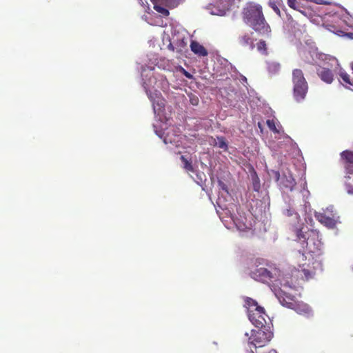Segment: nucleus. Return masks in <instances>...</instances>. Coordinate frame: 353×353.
Returning <instances> with one entry per match:
<instances>
[{
  "mask_svg": "<svg viewBox=\"0 0 353 353\" xmlns=\"http://www.w3.org/2000/svg\"><path fill=\"white\" fill-rule=\"evenodd\" d=\"M288 224L292 241L300 246V249L292 252V276L300 280L312 279L315 270L321 269V263L314 261L312 254L319 256L322 253L323 243L320 233L316 230H307L299 214L292 209H288Z\"/></svg>",
  "mask_w": 353,
  "mask_h": 353,
  "instance_id": "f257e3e1",
  "label": "nucleus"
},
{
  "mask_svg": "<svg viewBox=\"0 0 353 353\" xmlns=\"http://www.w3.org/2000/svg\"><path fill=\"white\" fill-rule=\"evenodd\" d=\"M292 155V168L288 176V188L297 191L303 199L308 196L310 192L306 189L305 163L297 144L288 137V155Z\"/></svg>",
  "mask_w": 353,
  "mask_h": 353,
  "instance_id": "f03ea898",
  "label": "nucleus"
},
{
  "mask_svg": "<svg viewBox=\"0 0 353 353\" xmlns=\"http://www.w3.org/2000/svg\"><path fill=\"white\" fill-rule=\"evenodd\" d=\"M250 276L256 281H261L264 283L272 282V291L275 296L277 297L280 303L283 305H287V295L285 289L287 288V281L285 278L281 277V272L277 268H274L272 270H268L267 268L256 267L250 272Z\"/></svg>",
  "mask_w": 353,
  "mask_h": 353,
  "instance_id": "7ed1b4c3",
  "label": "nucleus"
},
{
  "mask_svg": "<svg viewBox=\"0 0 353 353\" xmlns=\"http://www.w3.org/2000/svg\"><path fill=\"white\" fill-rule=\"evenodd\" d=\"M243 21L259 34L269 36L271 30L266 22L261 6L248 3L243 10Z\"/></svg>",
  "mask_w": 353,
  "mask_h": 353,
  "instance_id": "20e7f679",
  "label": "nucleus"
},
{
  "mask_svg": "<svg viewBox=\"0 0 353 353\" xmlns=\"http://www.w3.org/2000/svg\"><path fill=\"white\" fill-rule=\"evenodd\" d=\"M290 280L292 284L294 281L297 285H292L290 281H288V309L293 310L296 313L305 316H311L312 311L310 306L303 302L296 300V298L301 295L302 290L301 284L306 280H300L299 278L292 277V273H290Z\"/></svg>",
  "mask_w": 353,
  "mask_h": 353,
  "instance_id": "39448f33",
  "label": "nucleus"
},
{
  "mask_svg": "<svg viewBox=\"0 0 353 353\" xmlns=\"http://www.w3.org/2000/svg\"><path fill=\"white\" fill-rule=\"evenodd\" d=\"M293 97L296 102L303 101L308 90V84L303 72L300 69H294L292 72Z\"/></svg>",
  "mask_w": 353,
  "mask_h": 353,
  "instance_id": "423d86ee",
  "label": "nucleus"
},
{
  "mask_svg": "<svg viewBox=\"0 0 353 353\" xmlns=\"http://www.w3.org/2000/svg\"><path fill=\"white\" fill-rule=\"evenodd\" d=\"M305 43L310 56L306 54V50H299V51L300 57L305 62L314 63H316L319 60L323 61H328L335 63L336 65H339V61L335 57L319 52L316 47L312 42L307 41Z\"/></svg>",
  "mask_w": 353,
  "mask_h": 353,
  "instance_id": "0eeeda50",
  "label": "nucleus"
},
{
  "mask_svg": "<svg viewBox=\"0 0 353 353\" xmlns=\"http://www.w3.org/2000/svg\"><path fill=\"white\" fill-rule=\"evenodd\" d=\"M273 336L272 332L270 327L266 326L263 328H259L258 330H252L251 336L248 339L250 343L252 344L256 350L266 345Z\"/></svg>",
  "mask_w": 353,
  "mask_h": 353,
  "instance_id": "6e6552de",
  "label": "nucleus"
},
{
  "mask_svg": "<svg viewBox=\"0 0 353 353\" xmlns=\"http://www.w3.org/2000/svg\"><path fill=\"white\" fill-rule=\"evenodd\" d=\"M329 30L334 34L341 37H347L353 39V32H345V27L353 28V18L349 14H344L341 18L340 28H336L334 26H330Z\"/></svg>",
  "mask_w": 353,
  "mask_h": 353,
  "instance_id": "1a4fd4ad",
  "label": "nucleus"
},
{
  "mask_svg": "<svg viewBox=\"0 0 353 353\" xmlns=\"http://www.w3.org/2000/svg\"><path fill=\"white\" fill-rule=\"evenodd\" d=\"M333 212V207L327 208V210L324 212H316L315 218L322 224L327 228H333L336 225V219Z\"/></svg>",
  "mask_w": 353,
  "mask_h": 353,
  "instance_id": "9d476101",
  "label": "nucleus"
},
{
  "mask_svg": "<svg viewBox=\"0 0 353 353\" xmlns=\"http://www.w3.org/2000/svg\"><path fill=\"white\" fill-rule=\"evenodd\" d=\"M257 310L250 312L248 314L249 320L251 323L257 328H263L266 327V319L265 316H267L264 308L262 307Z\"/></svg>",
  "mask_w": 353,
  "mask_h": 353,
  "instance_id": "9b49d317",
  "label": "nucleus"
},
{
  "mask_svg": "<svg viewBox=\"0 0 353 353\" xmlns=\"http://www.w3.org/2000/svg\"><path fill=\"white\" fill-rule=\"evenodd\" d=\"M325 64L327 63L328 66L330 68L325 66H319L316 70V72L319 78L325 83L327 84H330L334 81V74L333 68L331 65V62L328 61H323Z\"/></svg>",
  "mask_w": 353,
  "mask_h": 353,
  "instance_id": "f8f14e48",
  "label": "nucleus"
},
{
  "mask_svg": "<svg viewBox=\"0 0 353 353\" xmlns=\"http://www.w3.org/2000/svg\"><path fill=\"white\" fill-rule=\"evenodd\" d=\"M330 64L333 68V71L334 73L339 75L341 79L343 80V82L339 80L340 83H341L345 88L353 90V79L352 80L350 79V75L343 68H341L339 64V65H336L332 62H331Z\"/></svg>",
  "mask_w": 353,
  "mask_h": 353,
  "instance_id": "ddd939ff",
  "label": "nucleus"
},
{
  "mask_svg": "<svg viewBox=\"0 0 353 353\" xmlns=\"http://www.w3.org/2000/svg\"><path fill=\"white\" fill-rule=\"evenodd\" d=\"M146 93L150 101L152 103L154 112H156L157 106L159 107V109L164 107L165 99L162 97L161 93L159 90H154L152 91L146 90Z\"/></svg>",
  "mask_w": 353,
  "mask_h": 353,
  "instance_id": "4468645a",
  "label": "nucleus"
},
{
  "mask_svg": "<svg viewBox=\"0 0 353 353\" xmlns=\"http://www.w3.org/2000/svg\"><path fill=\"white\" fill-rule=\"evenodd\" d=\"M238 43L242 48H247L252 50L254 47V39L253 32H245L238 37Z\"/></svg>",
  "mask_w": 353,
  "mask_h": 353,
  "instance_id": "2eb2a0df",
  "label": "nucleus"
},
{
  "mask_svg": "<svg viewBox=\"0 0 353 353\" xmlns=\"http://www.w3.org/2000/svg\"><path fill=\"white\" fill-rule=\"evenodd\" d=\"M191 50L200 57H205L208 55L207 50L199 43L192 41L190 43Z\"/></svg>",
  "mask_w": 353,
  "mask_h": 353,
  "instance_id": "dca6fc26",
  "label": "nucleus"
},
{
  "mask_svg": "<svg viewBox=\"0 0 353 353\" xmlns=\"http://www.w3.org/2000/svg\"><path fill=\"white\" fill-rule=\"evenodd\" d=\"M244 302H245V306L248 309V314L250 312H253L257 310L258 309H260L261 310V307H262L259 305L258 303L252 298L245 297L244 299Z\"/></svg>",
  "mask_w": 353,
  "mask_h": 353,
  "instance_id": "f3484780",
  "label": "nucleus"
},
{
  "mask_svg": "<svg viewBox=\"0 0 353 353\" xmlns=\"http://www.w3.org/2000/svg\"><path fill=\"white\" fill-rule=\"evenodd\" d=\"M281 69L280 64L274 61L268 62V70L271 74H276Z\"/></svg>",
  "mask_w": 353,
  "mask_h": 353,
  "instance_id": "a211bd4d",
  "label": "nucleus"
},
{
  "mask_svg": "<svg viewBox=\"0 0 353 353\" xmlns=\"http://www.w3.org/2000/svg\"><path fill=\"white\" fill-rule=\"evenodd\" d=\"M341 158L345 161V164L353 163V152L345 150L341 153Z\"/></svg>",
  "mask_w": 353,
  "mask_h": 353,
  "instance_id": "6ab92c4d",
  "label": "nucleus"
},
{
  "mask_svg": "<svg viewBox=\"0 0 353 353\" xmlns=\"http://www.w3.org/2000/svg\"><path fill=\"white\" fill-rule=\"evenodd\" d=\"M158 1H161V0H155L154 2L152 1L153 3V4H154V9L157 12L162 14L163 16H168L169 15V11L166 8H163V7L159 6V5H157V3Z\"/></svg>",
  "mask_w": 353,
  "mask_h": 353,
  "instance_id": "aec40b11",
  "label": "nucleus"
},
{
  "mask_svg": "<svg viewBox=\"0 0 353 353\" xmlns=\"http://www.w3.org/2000/svg\"><path fill=\"white\" fill-rule=\"evenodd\" d=\"M181 160L183 163V168L190 172H194V168L192 166V162L188 161L184 156L181 157Z\"/></svg>",
  "mask_w": 353,
  "mask_h": 353,
  "instance_id": "412c9836",
  "label": "nucleus"
},
{
  "mask_svg": "<svg viewBox=\"0 0 353 353\" xmlns=\"http://www.w3.org/2000/svg\"><path fill=\"white\" fill-rule=\"evenodd\" d=\"M257 50L263 54H267V46L265 41L261 40L256 44Z\"/></svg>",
  "mask_w": 353,
  "mask_h": 353,
  "instance_id": "4be33fe9",
  "label": "nucleus"
},
{
  "mask_svg": "<svg viewBox=\"0 0 353 353\" xmlns=\"http://www.w3.org/2000/svg\"><path fill=\"white\" fill-rule=\"evenodd\" d=\"M288 6L290 8L303 13V12L301 10L302 8L301 5L296 1V0H288Z\"/></svg>",
  "mask_w": 353,
  "mask_h": 353,
  "instance_id": "5701e85b",
  "label": "nucleus"
},
{
  "mask_svg": "<svg viewBox=\"0 0 353 353\" xmlns=\"http://www.w3.org/2000/svg\"><path fill=\"white\" fill-rule=\"evenodd\" d=\"M217 140H218V141L216 143V145H218V147L226 150L228 149V144L225 141V138L222 137H218Z\"/></svg>",
  "mask_w": 353,
  "mask_h": 353,
  "instance_id": "b1692460",
  "label": "nucleus"
},
{
  "mask_svg": "<svg viewBox=\"0 0 353 353\" xmlns=\"http://www.w3.org/2000/svg\"><path fill=\"white\" fill-rule=\"evenodd\" d=\"M266 123L270 130H271L273 132H278L274 119H268Z\"/></svg>",
  "mask_w": 353,
  "mask_h": 353,
  "instance_id": "393cba45",
  "label": "nucleus"
},
{
  "mask_svg": "<svg viewBox=\"0 0 353 353\" xmlns=\"http://www.w3.org/2000/svg\"><path fill=\"white\" fill-rule=\"evenodd\" d=\"M234 0H220V5L223 8L228 9L233 3Z\"/></svg>",
  "mask_w": 353,
  "mask_h": 353,
  "instance_id": "a878e982",
  "label": "nucleus"
},
{
  "mask_svg": "<svg viewBox=\"0 0 353 353\" xmlns=\"http://www.w3.org/2000/svg\"><path fill=\"white\" fill-rule=\"evenodd\" d=\"M345 168L347 174H353V163L345 164Z\"/></svg>",
  "mask_w": 353,
  "mask_h": 353,
  "instance_id": "bb28decb",
  "label": "nucleus"
},
{
  "mask_svg": "<svg viewBox=\"0 0 353 353\" xmlns=\"http://www.w3.org/2000/svg\"><path fill=\"white\" fill-rule=\"evenodd\" d=\"M190 103L193 105H197L199 103V99L196 96H192L190 97Z\"/></svg>",
  "mask_w": 353,
  "mask_h": 353,
  "instance_id": "cd10ccee",
  "label": "nucleus"
},
{
  "mask_svg": "<svg viewBox=\"0 0 353 353\" xmlns=\"http://www.w3.org/2000/svg\"><path fill=\"white\" fill-rule=\"evenodd\" d=\"M219 183V187L223 190H225V191H228L227 190V186L221 180H219L218 181Z\"/></svg>",
  "mask_w": 353,
  "mask_h": 353,
  "instance_id": "c85d7f7f",
  "label": "nucleus"
},
{
  "mask_svg": "<svg viewBox=\"0 0 353 353\" xmlns=\"http://www.w3.org/2000/svg\"><path fill=\"white\" fill-rule=\"evenodd\" d=\"M346 190L349 194L353 195V187L350 185H346Z\"/></svg>",
  "mask_w": 353,
  "mask_h": 353,
  "instance_id": "c756f323",
  "label": "nucleus"
},
{
  "mask_svg": "<svg viewBox=\"0 0 353 353\" xmlns=\"http://www.w3.org/2000/svg\"><path fill=\"white\" fill-rule=\"evenodd\" d=\"M174 141H175V140L172 139L171 138H169V137H168V135H167V137L164 139V142H165V143H168V142H169V143H172V142H174Z\"/></svg>",
  "mask_w": 353,
  "mask_h": 353,
  "instance_id": "7c9ffc66",
  "label": "nucleus"
},
{
  "mask_svg": "<svg viewBox=\"0 0 353 353\" xmlns=\"http://www.w3.org/2000/svg\"><path fill=\"white\" fill-rule=\"evenodd\" d=\"M274 178L276 179V181H279L280 178V173L278 171L274 172Z\"/></svg>",
  "mask_w": 353,
  "mask_h": 353,
  "instance_id": "2f4dec72",
  "label": "nucleus"
},
{
  "mask_svg": "<svg viewBox=\"0 0 353 353\" xmlns=\"http://www.w3.org/2000/svg\"><path fill=\"white\" fill-rule=\"evenodd\" d=\"M183 74H184V75H185L186 77H188V78H189V79H192V74H190L188 72L185 71V70H183Z\"/></svg>",
  "mask_w": 353,
  "mask_h": 353,
  "instance_id": "473e14b6",
  "label": "nucleus"
},
{
  "mask_svg": "<svg viewBox=\"0 0 353 353\" xmlns=\"http://www.w3.org/2000/svg\"><path fill=\"white\" fill-rule=\"evenodd\" d=\"M300 50H306V54L310 56L309 53H308V50H307V46H303Z\"/></svg>",
  "mask_w": 353,
  "mask_h": 353,
  "instance_id": "72a5a7b5",
  "label": "nucleus"
},
{
  "mask_svg": "<svg viewBox=\"0 0 353 353\" xmlns=\"http://www.w3.org/2000/svg\"><path fill=\"white\" fill-rule=\"evenodd\" d=\"M274 10H275V11H276L278 14H279V9L276 8V9H274Z\"/></svg>",
  "mask_w": 353,
  "mask_h": 353,
  "instance_id": "f704fd0d",
  "label": "nucleus"
},
{
  "mask_svg": "<svg viewBox=\"0 0 353 353\" xmlns=\"http://www.w3.org/2000/svg\"><path fill=\"white\" fill-rule=\"evenodd\" d=\"M290 18L288 17V24L290 23Z\"/></svg>",
  "mask_w": 353,
  "mask_h": 353,
  "instance_id": "c9c22d12",
  "label": "nucleus"
}]
</instances>
